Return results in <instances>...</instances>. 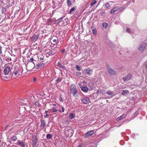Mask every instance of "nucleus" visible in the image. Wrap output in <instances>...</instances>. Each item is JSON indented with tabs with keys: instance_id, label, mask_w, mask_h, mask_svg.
<instances>
[{
	"instance_id": "bf43d9fd",
	"label": "nucleus",
	"mask_w": 147,
	"mask_h": 147,
	"mask_svg": "<svg viewBox=\"0 0 147 147\" xmlns=\"http://www.w3.org/2000/svg\"><path fill=\"white\" fill-rule=\"evenodd\" d=\"M59 112H60V113H61V110H59Z\"/></svg>"
},
{
	"instance_id": "c9c22d12",
	"label": "nucleus",
	"mask_w": 147,
	"mask_h": 147,
	"mask_svg": "<svg viewBox=\"0 0 147 147\" xmlns=\"http://www.w3.org/2000/svg\"><path fill=\"white\" fill-rule=\"evenodd\" d=\"M52 110L53 112H56L57 111V109L55 107L52 108Z\"/></svg>"
},
{
	"instance_id": "0eeeda50",
	"label": "nucleus",
	"mask_w": 147,
	"mask_h": 147,
	"mask_svg": "<svg viewBox=\"0 0 147 147\" xmlns=\"http://www.w3.org/2000/svg\"><path fill=\"white\" fill-rule=\"evenodd\" d=\"M107 70L110 74L113 75H115V72L111 67L109 65H107Z\"/></svg>"
},
{
	"instance_id": "774afa93",
	"label": "nucleus",
	"mask_w": 147,
	"mask_h": 147,
	"mask_svg": "<svg viewBox=\"0 0 147 147\" xmlns=\"http://www.w3.org/2000/svg\"><path fill=\"white\" fill-rule=\"evenodd\" d=\"M66 19L67 20H68V19Z\"/></svg>"
},
{
	"instance_id": "e2e57ef3",
	"label": "nucleus",
	"mask_w": 147,
	"mask_h": 147,
	"mask_svg": "<svg viewBox=\"0 0 147 147\" xmlns=\"http://www.w3.org/2000/svg\"><path fill=\"white\" fill-rule=\"evenodd\" d=\"M53 105L54 106H55L56 105H55V104H53Z\"/></svg>"
},
{
	"instance_id": "58836bf2",
	"label": "nucleus",
	"mask_w": 147,
	"mask_h": 147,
	"mask_svg": "<svg viewBox=\"0 0 147 147\" xmlns=\"http://www.w3.org/2000/svg\"><path fill=\"white\" fill-rule=\"evenodd\" d=\"M81 72L77 71L76 72V75L77 76H79L81 75Z\"/></svg>"
},
{
	"instance_id": "412c9836",
	"label": "nucleus",
	"mask_w": 147,
	"mask_h": 147,
	"mask_svg": "<svg viewBox=\"0 0 147 147\" xmlns=\"http://www.w3.org/2000/svg\"><path fill=\"white\" fill-rule=\"evenodd\" d=\"M129 92V91L127 90H124L123 91L121 92V94L125 95Z\"/></svg>"
},
{
	"instance_id": "4468645a",
	"label": "nucleus",
	"mask_w": 147,
	"mask_h": 147,
	"mask_svg": "<svg viewBox=\"0 0 147 147\" xmlns=\"http://www.w3.org/2000/svg\"><path fill=\"white\" fill-rule=\"evenodd\" d=\"M94 133L93 130L90 131L85 134V136L86 137L91 136Z\"/></svg>"
},
{
	"instance_id": "f03ea898",
	"label": "nucleus",
	"mask_w": 147,
	"mask_h": 147,
	"mask_svg": "<svg viewBox=\"0 0 147 147\" xmlns=\"http://www.w3.org/2000/svg\"><path fill=\"white\" fill-rule=\"evenodd\" d=\"M23 71V69L22 67H18L16 66L14 68V71H13V74L15 76L18 75H20L22 74Z\"/></svg>"
},
{
	"instance_id": "aec40b11",
	"label": "nucleus",
	"mask_w": 147,
	"mask_h": 147,
	"mask_svg": "<svg viewBox=\"0 0 147 147\" xmlns=\"http://www.w3.org/2000/svg\"><path fill=\"white\" fill-rule=\"evenodd\" d=\"M53 23L52 19H48L47 21V24L48 25L51 24Z\"/></svg>"
},
{
	"instance_id": "c756f323",
	"label": "nucleus",
	"mask_w": 147,
	"mask_h": 147,
	"mask_svg": "<svg viewBox=\"0 0 147 147\" xmlns=\"http://www.w3.org/2000/svg\"><path fill=\"white\" fill-rule=\"evenodd\" d=\"M62 80V79L60 77H59L57 80H56V81L57 83H58L60 82Z\"/></svg>"
},
{
	"instance_id": "2eb2a0df",
	"label": "nucleus",
	"mask_w": 147,
	"mask_h": 147,
	"mask_svg": "<svg viewBox=\"0 0 147 147\" xmlns=\"http://www.w3.org/2000/svg\"><path fill=\"white\" fill-rule=\"evenodd\" d=\"M126 116V115L125 114H123L122 115L117 118L116 120L117 121H119L120 120L122 119Z\"/></svg>"
},
{
	"instance_id": "79ce46f5",
	"label": "nucleus",
	"mask_w": 147,
	"mask_h": 147,
	"mask_svg": "<svg viewBox=\"0 0 147 147\" xmlns=\"http://www.w3.org/2000/svg\"><path fill=\"white\" fill-rule=\"evenodd\" d=\"M100 13L101 15L102 16H104L105 14V12L104 11H102Z\"/></svg>"
},
{
	"instance_id": "ddd939ff",
	"label": "nucleus",
	"mask_w": 147,
	"mask_h": 147,
	"mask_svg": "<svg viewBox=\"0 0 147 147\" xmlns=\"http://www.w3.org/2000/svg\"><path fill=\"white\" fill-rule=\"evenodd\" d=\"M45 63H38L36 65L35 67L37 69L43 67L45 66Z\"/></svg>"
},
{
	"instance_id": "f8f14e48",
	"label": "nucleus",
	"mask_w": 147,
	"mask_h": 147,
	"mask_svg": "<svg viewBox=\"0 0 147 147\" xmlns=\"http://www.w3.org/2000/svg\"><path fill=\"white\" fill-rule=\"evenodd\" d=\"M131 74H129L127 75L125 77H123V80L124 82L128 81L131 79Z\"/></svg>"
},
{
	"instance_id": "f3484780",
	"label": "nucleus",
	"mask_w": 147,
	"mask_h": 147,
	"mask_svg": "<svg viewBox=\"0 0 147 147\" xmlns=\"http://www.w3.org/2000/svg\"><path fill=\"white\" fill-rule=\"evenodd\" d=\"M38 36L34 34L32 37L31 40L33 42H35L38 39Z\"/></svg>"
},
{
	"instance_id": "2f4dec72",
	"label": "nucleus",
	"mask_w": 147,
	"mask_h": 147,
	"mask_svg": "<svg viewBox=\"0 0 147 147\" xmlns=\"http://www.w3.org/2000/svg\"><path fill=\"white\" fill-rule=\"evenodd\" d=\"M11 139L13 141H16L17 139V137L16 136H13L11 137Z\"/></svg>"
},
{
	"instance_id": "a211bd4d",
	"label": "nucleus",
	"mask_w": 147,
	"mask_h": 147,
	"mask_svg": "<svg viewBox=\"0 0 147 147\" xmlns=\"http://www.w3.org/2000/svg\"><path fill=\"white\" fill-rule=\"evenodd\" d=\"M45 123L43 120L41 121V124L40 125L41 129H43L45 127Z\"/></svg>"
},
{
	"instance_id": "13d9d810",
	"label": "nucleus",
	"mask_w": 147,
	"mask_h": 147,
	"mask_svg": "<svg viewBox=\"0 0 147 147\" xmlns=\"http://www.w3.org/2000/svg\"><path fill=\"white\" fill-rule=\"evenodd\" d=\"M8 59L10 61H11V58H8Z\"/></svg>"
},
{
	"instance_id": "603ef678",
	"label": "nucleus",
	"mask_w": 147,
	"mask_h": 147,
	"mask_svg": "<svg viewBox=\"0 0 147 147\" xmlns=\"http://www.w3.org/2000/svg\"><path fill=\"white\" fill-rule=\"evenodd\" d=\"M49 116V115L48 114H46V115H45L44 116V117L45 118H46L47 117H48Z\"/></svg>"
},
{
	"instance_id": "7c9ffc66",
	"label": "nucleus",
	"mask_w": 147,
	"mask_h": 147,
	"mask_svg": "<svg viewBox=\"0 0 147 147\" xmlns=\"http://www.w3.org/2000/svg\"><path fill=\"white\" fill-rule=\"evenodd\" d=\"M106 93L109 95H111L113 94V93L112 91H108L106 92Z\"/></svg>"
},
{
	"instance_id": "6e6d98bb",
	"label": "nucleus",
	"mask_w": 147,
	"mask_h": 147,
	"mask_svg": "<svg viewBox=\"0 0 147 147\" xmlns=\"http://www.w3.org/2000/svg\"><path fill=\"white\" fill-rule=\"evenodd\" d=\"M48 111L47 110H46L45 111V113L46 114H47Z\"/></svg>"
},
{
	"instance_id": "37998d69",
	"label": "nucleus",
	"mask_w": 147,
	"mask_h": 147,
	"mask_svg": "<svg viewBox=\"0 0 147 147\" xmlns=\"http://www.w3.org/2000/svg\"><path fill=\"white\" fill-rule=\"evenodd\" d=\"M2 79L4 80H7L8 79L6 77H1Z\"/></svg>"
},
{
	"instance_id": "4be33fe9",
	"label": "nucleus",
	"mask_w": 147,
	"mask_h": 147,
	"mask_svg": "<svg viewBox=\"0 0 147 147\" xmlns=\"http://www.w3.org/2000/svg\"><path fill=\"white\" fill-rule=\"evenodd\" d=\"M97 2V1L95 0H94L91 3L90 6H93Z\"/></svg>"
},
{
	"instance_id": "c03bdc74",
	"label": "nucleus",
	"mask_w": 147,
	"mask_h": 147,
	"mask_svg": "<svg viewBox=\"0 0 147 147\" xmlns=\"http://www.w3.org/2000/svg\"><path fill=\"white\" fill-rule=\"evenodd\" d=\"M2 48L1 45H0V54H1L2 52Z\"/></svg>"
},
{
	"instance_id": "1a4fd4ad",
	"label": "nucleus",
	"mask_w": 147,
	"mask_h": 147,
	"mask_svg": "<svg viewBox=\"0 0 147 147\" xmlns=\"http://www.w3.org/2000/svg\"><path fill=\"white\" fill-rule=\"evenodd\" d=\"M85 73L88 76H90L93 72V70L89 68H86L84 70Z\"/></svg>"
},
{
	"instance_id": "bb28decb",
	"label": "nucleus",
	"mask_w": 147,
	"mask_h": 147,
	"mask_svg": "<svg viewBox=\"0 0 147 147\" xmlns=\"http://www.w3.org/2000/svg\"><path fill=\"white\" fill-rule=\"evenodd\" d=\"M74 117L75 116L74 114L72 113H70L69 114V117L70 119H72L74 118Z\"/></svg>"
},
{
	"instance_id": "09e8293b",
	"label": "nucleus",
	"mask_w": 147,
	"mask_h": 147,
	"mask_svg": "<svg viewBox=\"0 0 147 147\" xmlns=\"http://www.w3.org/2000/svg\"><path fill=\"white\" fill-rule=\"evenodd\" d=\"M57 38L55 39H53V41L54 42H56V41H57Z\"/></svg>"
},
{
	"instance_id": "f704fd0d",
	"label": "nucleus",
	"mask_w": 147,
	"mask_h": 147,
	"mask_svg": "<svg viewBox=\"0 0 147 147\" xmlns=\"http://www.w3.org/2000/svg\"><path fill=\"white\" fill-rule=\"evenodd\" d=\"M62 19H58L53 24H55L56 23V22H57L58 24L60 22H61V21Z\"/></svg>"
},
{
	"instance_id": "5fc2aeb1",
	"label": "nucleus",
	"mask_w": 147,
	"mask_h": 147,
	"mask_svg": "<svg viewBox=\"0 0 147 147\" xmlns=\"http://www.w3.org/2000/svg\"><path fill=\"white\" fill-rule=\"evenodd\" d=\"M36 78H33V81L35 82L36 81Z\"/></svg>"
},
{
	"instance_id": "f257e3e1",
	"label": "nucleus",
	"mask_w": 147,
	"mask_h": 147,
	"mask_svg": "<svg viewBox=\"0 0 147 147\" xmlns=\"http://www.w3.org/2000/svg\"><path fill=\"white\" fill-rule=\"evenodd\" d=\"M64 134L66 137L70 138L73 135V130L69 127H66L64 129Z\"/></svg>"
},
{
	"instance_id": "4d7b16f0",
	"label": "nucleus",
	"mask_w": 147,
	"mask_h": 147,
	"mask_svg": "<svg viewBox=\"0 0 147 147\" xmlns=\"http://www.w3.org/2000/svg\"><path fill=\"white\" fill-rule=\"evenodd\" d=\"M43 57L42 58V57H40V60H43Z\"/></svg>"
},
{
	"instance_id": "338daca9",
	"label": "nucleus",
	"mask_w": 147,
	"mask_h": 147,
	"mask_svg": "<svg viewBox=\"0 0 147 147\" xmlns=\"http://www.w3.org/2000/svg\"><path fill=\"white\" fill-rule=\"evenodd\" d=\"M3 21V20H1V21L2 22Z\"/></svg>"
},
{
	"instance_id": "6e6552de",
	"label": "nucleus",
	"mask_w": 147,
	"mask_h": 147,
	"mask_svg": "<svg viewBox=\"0 0 147 147\" xmlns=\"http://www.w3.org/2000/svg\"><path fill=\"white\" fill-rule=\"evenodd\" d=\"M32 139V147H34L36 145L37 142L38 141V139L36 136L34 135L33 136Z\"/></svg>"
},
{
	"instance_id": "6ab92c4d",
	"label": "nucleus",
	"mask_w": 147,
	"mask_h": 147,
	"mask_svg": "<svg viewBox=\"0 0 147 147\" xmlns=\"http://www.w3.org/2000/svg\"><path fill=\"white\" fill-rule=\"evenodd\" d=\"M81 89L84 92H87L88 90V88L86 86H83L81 88Z\"/></svg>"
},
{
	"instance_id": "c85d7f7f",
	"label": "nucleus",
	"mask_w": 147,
	"mask_h": 147,
	"mask_svg": "<svg viewBox=\"0 0 147 147\" xmlns=\"http://www.w3.org/2000/svg\"><path fill=\"white\" fill-rule=\"evenodd\" d=\"M56 53V52H53V50H51V51H50L49 52V55H53Z\"/></svg>"
},
{
	"instance_id": "680f3d73",
	"label": "nucleus",
	"mask_w": 147,
	"mask_h": 147,
	"mask_svg": "<svg viewBox=\"0 0 147 147\" xmlns=\"http://www.w3.org/2000/svg\"><path fill=\"white\" fill-rule=\"evenodd\" d=\"M78 147H81V146L80 145H79L78 146Z\"/></svg>"
},
{
	"instance_id": "72a5a7b5",
	"label": "nucleus",
	"mask_w": 147,
	"mask_h": 147,
	"mask_svg": "<svg viewBox=\"0 0 147 147\" xmlns=\"http://www.w3.org/2000/svg\"><path fill=\"white\" fill-rule=\"evenodd\" d=\"M6 9L5 7H3L1 9V12L2 13H3L4 12H6Z\"/></svg>"
},
{
	"instance_id": "4c0bfd02",
	"label": "nucleus",
	"mask_w": 147,
	"mask_h": 147,
	"mask_svg": "<svg viewBox=\"0 0 147 147\" xmlns=\"http://www.w3.org/2000/svg\"><path fill=\"white\" fill-rule=\"evenodd\" d=\"M105 6L106 8L109 7L110 6V4L109 3H105Z\"/></svg>"
},
{
	"instance_id": "3c124183",
	"label": "nucleus",
	"mask_w": 147,
	"mask_h": 147,
	"mask_svg": "<svg viewBox=\"0 0 147 147\" xmlns=\"http://www.w3.org/2000/svg\"><path fill=\"white\" fill-rule=\"evenodd\" d=\"M57 65L60 67L61 65V63L60 62H58L57 63Z\"/></svg>"
},
{
	"instance_id": "9d476101",
	"label": "nucleus",
	"mask_w": 147,
	"mask_h": 147,
	"mask_svg": "<svg viewBox=\"0 0 147 147\" xmlns=\"http://www.w3.org/2000/svg\"><path fill=\"white\" fill-rule=\"evenodd\" d=\"M11 69L9 67H7L4 69L3 73L6 75L8 74L9 72L11 71Z\"/></svg>"
},
{
	"instance_id": "a18cd8bd",
	"label": "nucleus",
	"mask_w": 147,
	"mask_h": 147,
	"mask_svg": "<svg viewBox=\"0 0 147 147\" xmlns=\"http://www.w3.org/2000/svg\"><path fill=\"white\" fill-rule=\"evenodd\" d=\"M91 30L92 31L95 30V28L94 26H92L91 28Z\"/></svg>"
},
{
	"instance_id": "de8ad7c7",
	"label": "nucleus",
	"mask_w": 147,
	"mask_h": 147,
	"mask_svg": "<svg viewBox=\"0 0 147 147\" xmlns=\"http://www.w3.org/2000/svg\"><path fill=\"white\" fill-rule=\"evenodd\" d=\"M61 108H62V112H63L64 111V108L62 106H61Z\"/></svg>"
},
{
	"instance_id": "393cba45",
	"label": "nucleus",
	"mask_w": 147,
	"mask_h": 147,
	"mask_svg": "<svg viewBox=\"0 0 147 147\" xmlns=\"http://www.w3.org/2000/svg\"><path fill=\"white\" fill-rule=\"evenodd\" d=\"M52 137V136L51 134H48L47 135L46 138L47 139H50Z\"/></svg>"
},
{
	"instance_id": "473e14b6",
	"label": "nucleus",
	"mask_w": 147,
	"mask_h": 147,
	"mask_svg": "<svg viewBox=\"0 0 147 147\" xmlns=\"http://www.w3.org/2000/svg\"><path fill=\"white\" fill-rule=\"evenodd\" d=\"M107 25L108 24L107 23L104 22L103 23V24H102V27H103L104 28H107Z\"/></svg>"
},
{
	"instance_id": "69168bd1",
	"label": "nucleus",
	"mask_w": 147,
	"mask_h": 147,
	"mask_svg": "<svg viewBox=\"0 0 147 147\" xmlns=\"http://www.w3.org/2000/svg\"><path fill=\"white\" fill-rule=\"evenodd\" d=\"M146 68L147 69V65L146 66Z\"/></svg>"
},
{
	"instance_id": "864d4df0",
	"label": "nucleus",
	"mask_w": 147,
	"mask_h": 147,
	"mask_svg": "<svg viewBox=\"0 0 147 147\" xmlns=\"http://www.w3.org/2000/svg\"><path fill=\"white\" fill-rule=\"evenodd\" d=\"M65 51V49H62L61 50V52L63 53V52H64Z\"/></svg>"
},
{
	"instance_id": "e433bc0d",
	"label": "nucleus",
	"mask_w": 147,
	"mask_h": 147,
	"mask_svg": "<svg viewBox=\"0 0 147 147\" xmlns=\"http://www.w3.org/2000/svg\"><path fill=\"white\" fill-rule=\"evenodd\" d=\"M103 92V90L101 89H98L97 91V93H102Z\"/></svg>"
},
{
	"instance_id": "dca6fc26",
	"label": "nucleus",
	"mask_w": 147,
	"mask_h": 147,
	"mask_svg": "<svg viewBox=\"0 0 147 147\" xmlns=\"http://www.w3.org/2000/svg\"><path fill=\"white\" fill-rule=\"evenodd\" d=\"M18 144L21 147H25V144L24 143L20 140H18L17 142Z\"/></svg>"
},
{
	"instance_id": "423d86ee",
	"label": "nucleus",
	"mask_w": 147,
	"mask_h": 147,
	"mask_svg": "<svg viewBox=\"0 0 147 147\" xmlns=\"http://www.w3.org/2000/svg\"><path fill=\"white\" fill-rule=\"evenodd\" d=\"M80 100L84 104H88L90 102L89 98L85 96L81 98Z\"/></svg>"
},
{
	"instance_id": "0e129e2a",
	"label": "nucleus",
	"mask_w": 147,
	"mask_h": 147,
	"mask_svg": "<svg viewBox=\"0 0 147 147\" xmlns=\"http://www.w3.org/2000/svg\"><path fill=\"white\" fill-rule=\"evenodd\" d=\"M9 125H7V126L6 127H5V128H6L7 127H8V126H9Z\"/></svg>"
},
{
	"instance_id": "20e7f679",
	"label": "nucleus",
	"mask_w": 147,
	"mask_h": 147,
	"mask_svg": "<svg viewBox=\"0 0 147 147\" xmlns=\"http://www.w3.org/2000/svg\"><path fill=\"white\" fill-rule=\"evenodd\" d=\"M146 43H144L140 45L138 48V49L140 51L142 52L146 49Z\"/></svg>"
},
{
	"instance_id": "b1692460",
	"label": "nucleus",
	"mask_w": 147,
	"mask_h": 147,
	"mask_svg": "<svg viewBox=\"0 0 147 147\" xmlns=\"http://www.w3.org/2000/svg\"><path fill=\"white\" fill-rule=\"evenodd\" d=\"M95 144L94 143H92L89 145H87L85 146V147H95Z\"/></svg>"
},
{
	"instance_id": "8fccbe9b",
	"label": "nucleus",
	"mask_w": 147,
	"mask_h": 147,
	"mask_svg": "<svg viewBox=\"0 0 147 147\" xmlns=\"http://www.w3.org/2000/svg\"><path fill=\"white\" fill-rule=\"evenodd\" d=\"M33 60H34V59H33V58H32V57L30 59V63H31V62H32Z\"/></svg>"
},
{
	"instance_id": "ea45409f",
	"label": "nucleus",
	"mask_w": 147,
	"mask_h": 147,
	"mask_svg": "<svg viewBox=\"0 0 147 147\" xmlns=\"http://www.w3.org/2000/svg\"><path fill=\"white\" fill-rule=\"evenodd\" d=\"M96 33H97V32H96V30L92 31V33L94 35H96Z\"/></svg>"
},
{
	"instance_id": "5701e85b",
	"label": "nucleus",
	"mask_w": 147,
	"mask_h": 147,
	"mask_svg": "<svg viewBox=\"0 0 147 147\" xmlns=\"http://www.w3.org/2000/svg\"><path fill=\"white\" fill-rule=\"evenodd\" d=\"M71 1L70 0H67V5L69 7H70L71 6Z\"/></svg>"
},
{
	"instance_id": "49530a36",
	"label": "nucleus",
	"mask_w": 147,
	"mask_h": 147,
	"mask_svg": "<svg viewBox=\"0 0 147 147\" xmlns=\"http://www.w3.org/2000/svg\"><path fill=\"white\" fill-rule=\"evenodd\" d=\"M61 69H65V67L64 66H63L62 65H61V66L60 67Z\"/></svg>"
},
{
	"instance_id": "39448f33",
	"label": "nucleus",
	"mask_w": 147,
	"mask_h": 147,
	"mask_svg": "<svg viewBox=\"0 0 147 147\" xmlns=\"http://www.w3.org/2000/svg\"><path fill=\"white\" fill-rule=\"evenodd\" d=\"M123 9V8L122 7L119 8L118 7H113L111 10V13L112 14H113L117 11H120Z\"/></svg>"
},
{
	"instance_id": "052dcab7",
	"label": "nucleus",
	"mask_w": 147,
	"mask_h": 147,
	"mask_svg": "<svg viewBox=\"0 0 147 147\" xmlns=\"http://www.w3.org/2000/svg\"><path fill=\"white\" fill-rule=\"evenodd\" d=\"M83 82L84 83H86V81H84Z\"/></svg>"
},
{
	"instance_id": "a878e982",
	"label": "nucleus",
	"mask_w": 147,
	"mask_h": 147,
	"mask_svg": "<svg viewBox=\"0 0 147 147\" xmlns=\"http://www.w3.org/2000/svg\"><path fill=\"white\" fill-rule=\"evenodd\" d=\"M75 67L76 69L78 71H80L81 69V67L80 66H79L78 65H76L75 66Z\"/></svg>"
},
{
	"instance_id": "cd10ccee",
	"label": "nucleus",
	"mask_w": 147,
	"mask_h": 147,
	"mask_svg": "<svg viewBox=\"0 0 147 147\" xmlns=\"http://www.w3.org/2000/svg\"><path fill=\"white\" fill-rule=\"evenodd\" d=\"M75 8L74 7H73L70 10L69 12V13L71 14V13H73L75 10Z\"/></svg>"
},
{
	"instance_id": "a19ab883",
	"label": "nucleus",
	"mask_w": 147,
	"mask_h": 147,
	"mask_svg": "<svg viewBox=\"0 0 147 147\" xmlns=\"http://www.w3.org/2000/svg\"><path fill=\"white\" fill-rule=\"evenodd\" d=\"M126 31L129 33H131V31L130 29L129 28H127L126 29Z\"/></svg>"
},
{
	"instance_id": "9b49d317",
	"label": "nucleus",
	"mask_w": 147,
	"mask_h": 147,
	"mask_svg": "<svg viewBox=\"0 0 147 147\" xmlns=\"http://www.w3.org/2000/svg\"><path fill=\"white\" fill-rule=\"evenodd\" d=\"M34 66V64L33 63H28L26 66V68L28 70H31L33 67Z\"/></svg>"
},
{
	"instance_id": "7ed1b4c3",
	"label": "nucleus",
	"mask_w": 147,
	"mask_h": 147,
	"mask_svg": "<svg viewBox=\"0 0 147 147\" xmlns=\"http://www.w3.org/2000/svg\"><path fill=\"white\" fill-rule=\"evenodd\" d=\"M70 93L74 96H75V94L77 93L78 91L77 89L76 86L74 84H72L70 86Z\"/></svg>"
}]
</instances>
